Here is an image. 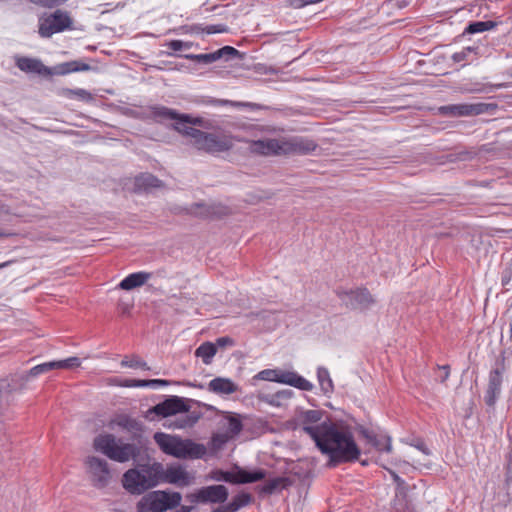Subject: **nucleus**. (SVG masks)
Masks as SVG:
<instances>
[{"label":"nucleus","instance_id":"nucleus-1","mask_svg":"<svg viewBox=\"0 0 512 512\" xmlns=\"http://www.w3.org/2000/svg\"><path fill=\"white\" fill-rule=\"evenodd\" d=\"M316 447L328 455L334 464L354 462L359 459L361 450L348 426L327 423L320 430L308 429Z\"/></svg>","mask_w":512,"mask_h":512},{"label":"nucleus","instance_id":"nucleus-2","mask_svg":"<svg viewBox=\"0 0 512 512\" xmlns=\"http://www.w3.org/2000/svg\"><path fill=\"white\" fill-rule=\"evenodd\" d=\"M182 121L174 124V129L190 138V144L199 151L215 154L228 151L233 146V137L224 132L208 133L191 125H201L202 119L183 115Z\"/></svg>","mask_w":512,"mask_h":512},{"label":"nucleus","instance_id":"nucleus-3","mask_svg":"<svg viewBox=\"0 0 512 512\" xmlns=\"http://www.w3.org/2000/svg\"><path fill=\"white\" fill-rule=\"evenodd\" d=\"M161 463L142 464L128 469L122 477L123 488L132 495H141L156 487L159 482Z\"/></svg>","mask_w":512,"mask_h":512},{"label":"nucleus","instance_id":"nucleus-4","mask_svg":"<svg viewBox=\"0 0 512 512\" xmlns=\"http://www.w3.org/2000/svg\"><path fill=\"white\" fill-rule=\"evenodd\" d=\"M93 447L109 459L125 463L139 455V448L132 443H124L113 434H99L94 438Z\"/></svg>","mask_w":512,"mask_h":512},{"label":"nucleus","instance_id":"nucleus-5","mask_svg":"<svg viewBox=\"0 0 512 512\" xmlns=\"http://www.w3.org/2000/svg\"><path fill=\"white\" fill-rule=\"evenodd\" d=\"M179 492L152 491L144 495L137 503V512H164L180 505Z\"/></svg>","mask_w":512,"mask_h":512},{"label":"nucleus","instance_id":"nucleus-6","mask_svg":"<svg viewBox=\"0 0 512 512\" xmlns=\"http://www.w3.org/2000/svg\"><path fill=\"white\" fill-rule=\"evenodd\" d=\"M254 378L290 385L303 391H311L313 389V384L310 381L294 371L264 369L257 373Z\"/></svg>","mask_w":512,"mask_h":512},{"label":"nucleus","instance_id":"nucleus-7","mask_svg":"<svg viewBox=\"0 0 512 512\" xmlns=\"http://www.w3.org/2000/svg\"><path fill=\"white\" fill-rule=\"evenodd\" d=\"M73 21L67 11L56 10L53 13L45 14L39 18V35L49 38L53 34L63 32L72 28Z\"/></svg>","mask_w":512,"mask_h":512},{"label":"nucleus","instance_id":"nucleus-8","mask_svg":"<svg viewBox=\"0 0 512 512\" xmlns=\"http://www.w3.org/2000/svg\"><path fill=\"white\" fill-rule=\"evenodd\" d=\"M85 463L90 481L95 488L102 489L110 484L112 472L106 460L89 456Z\"/></svg>","mask_w":512,"mask_h":512},{"label":"nucleus","instance_id":"nucleus-9","mask_svg":"<svg viewBox=\"0 0 512 512\" xmlns=\"http://www.w3.org/2000/svg\"><path fill=\"white\" fill-rule=\"evenodd\" d=\"M159 482L173 484L181 488L187 487L195 482V474L187 471V469L180 464H172L164 468L161 463Z\"/></svg>","mask_w":512,"mask_h":512},{"label":"nucleus","instance_id":"nucleus-10","mask_svg":"<svg viewBox=\"0 0 512 512\" xmlns=\"http://www.w3.org/2000/svg\"><path fill=\"white\" fill-rule=\"evenodd\" d=\"M336 294L347 307L352 309H368L375 302L372 294L366 288L354 290L338 288Z\"/></svg>","mask_w":512,"mask_h":512},{"label":"nucleus","instance_id":"nucleus-11","mask_svg":"<svg viewBox=\"0 0 512 512\" xmlns=\"http://www.w3.org/2000/svg\"><path fill=\"white\" fill-rule=\"evenodd\" d=\"M228 489L224 485H211L198 489L187 495L191 503H224L228 498Z\"/></svg>","mask_w":512,"mask_h":512},{"label":"nucleus","instance_id":"nucleus-12","mask_svg":"<svg viewBox=\"0 0 512 512\" xmlns=\"http://www.w3.org/2000/svg\"><path fill=\"white\" fill-rule=\"evenodd\" d=\"M283 155H307L314 152L318 144L304 136L282 137Z\"/></svg>","mask_w":512,"mask_h":512},{"label":"nucleus","instance_id":"nucleus-13","mask_svg":"<svg viewBox=\"0 0 512 512\" xmlns=\"http://www.w3.org/2000/svg\"><path fill=\"white\" fill-rule=\"evenodd\" d=\"M249 149L252 153L262 156H281L283 155L282 138H265L250 141Z\"/></svg>","mask_w":512,"mask_h":512},{"label":"nucleus","instance_id":"nucleus-14","mask_svg":"<svg viewBox=\"0 0 512 512\" xmlns=\"http://www.w3.org/2000/svg\"><path fill=\"white\" fill-rule=\"evenodd\" d=\"M440 111L449 116H476L487 111V105L484 103H460L443 106Z\"/></svg>","mask_w":512,"mask_h":512},{"label":"nucleus","instance_id":"nucleus-15","mask_svg":"<svg viewBox=\"0 0 512 512\" xmlns=\"http://www.w3.org/2000/svg\"><path fill=\"white\" fill-rule=\"evenodd\" d=\"M239 54V51L231 46H224L215 52L206 54H185V59L200 63V64H211L219 59L225 58L226 60L235 57Z\"/></svg>","mask_w":512,"mask_h":512},{"label":"nucleus","instance_id":"nucleus-16","mask_svg":"<svg viewBox=\"0 0 512 512\" xmlns=\"http://www.w3.org/2000/svg\"><path fill=\"white\" fill-rule=\"evenodd\" d=\"M189 410L185 400L178 396H171L161 403L155 405L151 411L159 416L167 417Z\"/></svg>","mask_w":512,"mask_h":512},{"label":"nucleus","instance_id":"nucleus-17","mask_svg":"<svg viewBox=\"0 0 512 512\" xmlns=\"http://www.w3.org/2000/svg\"><path fill=\"white\" fill-rule=\"evenodd\" d=\"M154 440L162 452L180 459L182 438L176 435L157 432L154 434Z\"/></svg>","mask_w":512,"mask_h":512},{"label":"nucleus","instance_id":"nucleus-18","mask_svg":"<svg viewBox=\"0 0 512 512\" xmlns=\"http://www.w3.org/2000/svg\"><path fill=\"white\" fill-rule=\"evenodd\" d=\"M17 68L25 73L38 74L50 76L52 75V69L46 67L41 60L37 58L19 56L15 59Z\"/></svg>","mask_w":512,"mask_h":512},{"label":"nucleus","instance_id":"nucleus-19","mask_svg":"<svg viewBox=\"0 0 512 512\" xmlns=\"http://www.w3.org/2000/svg\"><path fill=\"white\" fill-rule=\"evenodd\" d=\"M503 372H504V367L495 368L489 374V383H488L486 396H485L486 404L489 406H492L495 404L496 399L498 398V396L500 394L502 380H503V377H502Z\"/></svg>","mask_w":512,"mask_h":512},{"label":"nucleus","instance_id":"nucleus-20","mask_svg":"<svg viewBox=\"0 0 512 512\" xmlns=\"http://www.w3.org/2000/svg\"><path fill=\"white\" fill-rule=\"evenodd\" d=\"M322 412L319 411V410H307V411H304L301 415H300V424L302 426V430L308 434L311 438H312V434L309 432L308 429H312V430H320L321 427H323L324 425H327V423H330L331 421H324V422H320L321 419H322Z\"/></svg>","mask_w":512,"mask_h":512},{"label":"nucleus","instance_id":"nucleus-21","mask_svg":"<svg viewBox=\"0 0 512 512\" xmlns=\"http://www.w3.org/2000/svg\"><path fill=\"white\" fill-rule=\"evenodd\" d=\"M293 391L290 389L279 390L275 393L259 392L257 398L259 401L273 407H282L292 398Z\"/></svg>","mask_w":512,"mask_h":512},{"label":"nucleus","instance_id":"nucleus-22","mask_svg":"<svg viewBox=\"0 0 512 512\" xmlns=\"http://www.w3.org/2000/svg\"><path fill=\"white\" fill-rule=\"evenodd\" d=\"M110 385L121 386V387H158V386H167L171 382L169 380L164 379H151V380H136V379H119L117 377L110 378Z\"/></svg>","mask_w":512,"mask_h":512},{"label":"nucleus","instance_id":"nucleus-23","mask_svg":"<svg viewBox=\"0 0 512 512\" xmlns=\"http://www.w3.org/2000/svg\"><path fill=\"white\" fill-rule=\"evenodd\" d=\"M205 445L191 439H182L180 459H201L206 455Z\"/></svg>","mask_w":512,"mask_h":512},{"label":"nucleus","instance_id":"nucleus-24","mask_svg":"<svg viewBox=\"0 0 512 512\" xmlns=\"http://www.w3.org/2000/svg\"><path fill=\"white\" fill-rule=\"evenodd\" d=\"M208 389L218 395H230L237 392L239 387L229 378L216 377L209 382Z\"/></svg>","mask_w":512,"mask_h":512},{"label":"nucleus","instance_id":"nucleus-25","mask_svg":"<svg viewBox=\"0 0 512 512\" xmlns=\"http://www.w3.org/2000/svg\"><path fill=\"white\" fill-rule=\"evenodd\" d=\"M151 276V273L145 271L131 273L118 284V287L126 291L132 290L134 288L143 286L151 278Z\"/></svg>","mask_w":512,"mask_h":512},{"label":"nucleus","instance_id":"nucleus-26","mask_svg":"<svg viewBox=\"0 0 512 512\" xmlns=\"http://www.w3.org/2000/svg\"><path fill=\"white\" fill-rule=\"evenodd\" d=\"M91 67L89 64H86L84 62L74 60L69 62H64L61 64H58L57 66L52 68V75H66L73 72H81V71H88Z\"/></svg>","mask_w":512,"mask_h":512},{"label":"nucleus","instance_id":"nucleus-27","mask_svg":"<svg viewBox=\"0 0 512 512\" xmlns=\"http://www.w3.org/2000/svg\"><path fill=\"white\" fill-rule=\"evenodd\" d=\"M151 115L155 120L159 122H163L166 120H175L176 124L177 122L182 121L181 118L184 114H178L175 110L167 108L165 106H154L151 108Z\"/></svg>","mask_w":512,"mask_h":512},{"label":"nucleus","instance_id":"nucleus-28","mask_svg":"<svg viewBox=\"0 0 512 512\" xmlns=\"http://www.w3.org/2000/svg\"><path fill=\"white\" fill-rule=\"evenodd\" d=\"M252 500V497L249 493H239L233 497L232 501L227 505L219 508L217 512H236L240 508L248 505Z\"/></svg>","mask_w":512,"mask_h":512},{"label":"nucleus","instance_id":"nucleus-29","mask_svg":"<svg viewBox=\"0 0 512 512\" xmlns=\"http://www.w3.org/2000/svg\"><path fill=\"white\" fill-rule=\"evenodd\" d=\"M192 212L201 217H220L227 214V208L223 206H208L205 204H196Z\"/></svg>","mask_w":512,"mask_h":512},{"label":"nucleus","instance_id":"nucleus-30","mask_svg":"<svg viewBox=\"0 0 512 512\" xmlns=\"http://www.w3.org/2000/svg\"><path fill=\"white\" fill-rule=\"evenodd\" d=\"M237 484H247L260 481L266 477V471L257 469L252 472L237 468Z\"/></svg>","mask_w":512,"mask_h":512},{"label":"nucleus","instance_id":"nucleus-31","mask_svg":"<svg viewBox=\"0 0 512 512\" xmlns=\"http://www.w3.org/2000/svg\"><path fill=\"white\" fill-rule=\"evenodd\" d=\"M290 483L291 482L287 477H275L267 480L261 487V491L265 494H272L286 488Z\"/></svg>","mask_w":512,"mask_h":512},{"label":"nucleus","instance_id":"nucleus-32","mask_svg":"<svg viewBox=\"0 0 512 512\" xmlns=\"http://www.w3.org/2000/svg\"><path fill=\"white\" fill-rule=\"evenodd\" d=\"M216 352L214 343L204 342L195 350V356L201 358L204 364L209 365Z\"/></svg>","mask_w":512,"mask_h":512},{"label":"nucleus","instance_id":"nucleus-33","mask_svg":"<svg viewBox=\"0 0 512 512\" xmlns=\"http://www.w3.org/2000/svg\"><path fill=\"white\" fill-rule=\"evenodd\" d=\"M114 426L121 427L127 431H133L139 428V423L135 419L122 414L117 415L110 421L109 427L113 428Z\"/></svg>","mask_w":512,"mask_h":512},{"label":"nucleus","instance_id":"nucleus-34","mask_svg":"<svg viewBox=\"0 0 512 512\" xmlns=\"http://www.w3.org/2000/svg\"><path fill=\"white\" fill-rule=\"evenodd\" d=\"M162 182L151 174H142L135 179V185L138 189L148 190L160 187Z\"/></svg>","mask_w":512,"mask_h":512},{"label":"nucleus","instance_id":"nucleus-35","mask_svg":"<svg viewBox=\"0 0 512 512\" xmlns=\"http://www.w3.org/2000/svg\"><path fill=\"white\" fill-rule=\"evenodd\" d=\"M369 442L379 451L390 453L392 451L391 438L387 435L367 436Z\"/></svg>","mask_w":512,"mask_h":512},{"label":"nucleus","instance_id":"nucleus-36","mask_svg":"<svg viewBox=\"0 0 512 512\" xmlns=\"http://www.w3.org/2000/svg\"><path fill=\"white\" fill-rule=\"evenodd\" d=\"M317 378L321 387V390L324 393H330L333 391V382L330 377L329 371L324 367H319L317 369Z\"/></svg>","mask_w":512,"mask_h":512},{"label":"nucleus","instance_id":"nucleus-37","mask_svg":"<svg viewBox=\"0 0 512 512\" xmlns=\"http://www.w3.org/2000/svg\"><path fill=\"white\" fill-rule=\"evenodd\" d=\"M496 27V23L493 21H477L470 23L465 28V33L468 34H475V33H481L484 31L491 30Z\"/></svg>","mask_w":512,"mask_h":512},{"label":"nucleus","instance_id":"nucleus-38","mask_svg":"<svg viewBox=\"0 0 512 512\" xmlns=\"http://www.w3.org/2000/svg\"><path fill=\"white\" fill-rule=\"evenodd\" d=\"M237 470L234 472L215 470L211 472L210 478L215 481H224L227 483L237 484Z\"/></svg>","mask_w":512,"mask_h":512},{"label":"nucleus","instance_id":"nucleus-39","mask_svg":"<svg viewBox=\"0 0 512 512\" xmlns=\"http://www.w3.org/2000/svg\"><path fill=\"white\" fill-rule=\"evenodd\" d=\"M192 30L196 33H206V34H216V33H225L228 31V28L224 24H215V25H195Z\"/></svg>","mask_w":512,"mask_h":512},{"label":"nucleus","instance_id":"nucleus-40","mask_svg":"<svg viewBox=\"0 0 512 512\" xmlns=\"http://www.w3.org/2000/svg\"><path fill=\"white\" fill-rule=\"evenodd\" d=\"M55 369V366H54V361H50V362H45V363H42V364H39V365H36L34 367H32L28 372L27 374L23 377L24 380H27L28 377H36L40 374H43V373H46L50 370H53Z\"/></svg>","mask_w":512,"mask_h":512},{"label":"nucleus","instance_id":"nucleus-41","mask_svg":"<svg viewBox=\"0 0 512 512\" xmlns=\"http://www.w3.org/2000/svg\"><path fill=\"white\" fill-rule=\"evenodd\" d=\"M122 367L128 368H141L143 370H149V367L145 361H143L140 357L133 355L131 358L127 356L121 361Z\"/></svg>","mask_w":512,"mask_h":512},{"label":"nucleus","instance_id":"nucleus-42","mask_svg":"<svg viewBox=\"0 0 512 512\" xmlns=\"http://www.w3.org/2000/svg\"><path fill=\"white\" fill-rule=\"evenodd\" d=\"M81 365V360L78 357H69L64 360L54 361L55 369H72Z\"/></svg>","mask_w":512,"mask_h":512},{"label":"nucleus","instance_id":"nucleus-43","mask_svg":"<svg viewBox=\"0 0 512 512\" xmlns=\"http://www.w3.org/2000/svg\"><path fill=\"white\" fill-rule=\"evenodd\" d=\"M227 431L231 434V435H237L241 432L242 428H243V425H242V422L239 418L237 417H233V416H230L227 418Z\"/></svg>","mask_w":512,"mask_h":512},{"label":"nucleus","instance_id":"nucleus-44","mask_svg":"<svg viewBox=\"0 0 512 512\" xmlns=\"http://www.w3.org/2000/svg\"><path fill=\"white\" fill-rule=\"evenodd\" d=\"M166 45L173 51H180L183 49H190L193 46V43L175 39L169 41Z\"/></svg>","mask_w":512,"mask_h":512},{"label":"nucleus","instance_id":"nucleus-45","mask_svg":"<svg viewBox=\"0 0 512 512\" xmlns=\"http://www.w3.org/2000/svg\"><path fill=\"white\" fill-rule=\"evenodd\" d=\"M472 52H474V48H472V47H465L461 51L454 53L452 55V59L456 63H461V62L467 60V57Z\"/></svg>","mask_w":512,"mask_h":512},{"label":"nucleus","instance_id":"nucleus-46","mask_svg":"<svg viewBox=\"0 0 512 512\" xmlns=\"http://www.w3.org/2000/svg\"><path fill=\"white\" fill-rule=\"evenodd\" d=\"M30 3L44 7V8H53L61 3L66 2L67 0H28Z\"/></svg>","mask_w":512,"mask_h":512},{"label":"nucleus","instance_id":"nucleus-47","mask_svg":"<svg viewBox=\"0 0 512 512\" xmlns=\"http://www.w3.org/2000/svg\"><path fill=\"white\" fill-rule=\"evenodd\" d=\"M216 348H224L226 346H234L235 342L234 340L229 336L219 337L216 339V342L214 343Z\"/></svg>","mask_w":512,"mask_h":512},{"label":"nucleus","instance_id":"nucleus-48","mask_svg":"<svg viewBox=\"0 0 512 512\" xmlns=\"http://www.w3.org/2000/svg\"><path fill=\"white\" fill-rule=\"evenodd\" d=\"M199 419V416L198 415H188L186 416V419L183 420L181 423H179L178 425H176L177 428H184L186 426H192L194 423L197 422V420Z\"/></svg>","mask_w":512,"mask_h":512},{"label":"nucleus","instance_id":"nucleus-49","mask_svg":"<svg viewBox=\"0 0 512 512\" xmlns=\"http://www.w3.org/2000/svg\"><path fill=\"white\" fill-rule=\"evenodd\" d=\"M70 94H74L82 99H89L90 93L84 89L69 90Z\"/></svg>","mask_w":512,"mask_h":512},{"label":"nucleus","instance_id":"nucleus-50","mask_svg":"<svg viewBox=\"0 0 512 512\" xmlns=\"http://www.w3.org/2000/svg\"><path fill=\"white\" fill-rule=\"evenodd\" d=\"M398 487L405 485V481L393 470L387 469Z\"/></svg>","mask_w":512,"mask_h":512},{"label":"nucleus","instance_id":"nucleus-51","mask_svg":"<svg viewBox=\"0 0 512 512\" xmlns=\"http://www.w3.org/2000/svg\"><path fill=\"white\" fill-rule=\"evenodd\" d=\"M440 370H442V375L440 376L441 382H445L450 375V366L449 365H443L438 367Z\"/></svg>","mask_w":512,"mask_h":512},{"label":"nucleus","instance_id":"nucleus-52","mask_svg":"<svg viewBox=\"0 0 512 512\" xmlns=\"http://www.w3.org/2000/svg\"><path fill=\"white\" fill-rule=\"evenodd\" d=\"M11 211H10V208L9 206L3 204L2 202H0V215L2 214H10Z\"/></svg>","mask_w":512,"mask_h":512},{"label":"nucleus","instance_id":"nucleus-53","mask_svg":"<svg viewBox=\"0 0 512 512\" xmlns=\"http://www.w3.org/2000/svg\"><path fill=\"white\" fill-rule=\"evenodd\" d=\"M11 235H12V233H7V232H5V231L0 229V238L1 237H9Z\"/></svg>","mask_w":512,"mask_h":512},{"label":"nucleus","instance_id":"nucleus-54","mask_svg":"<svg viewBox=\"0 0 512 512\" xmlns=\"http://www.w3.org/2000/svg\"><path fill=\"white\" fill-rule=\"evenodd\" d=\"M6 263L0 264V268L5 267Z\"/></svg>","mask_w":512,"mask_h":512}]
</instances>
